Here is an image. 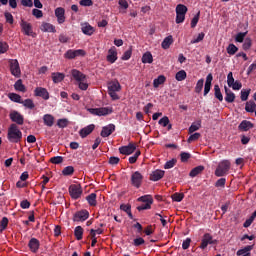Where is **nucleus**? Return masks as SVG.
Wrapping results in <instances>:
<instances>
[{
	"label": "nucleus",
	"instance_id": "nucleus-1",
	"mask_svg": "<svg viewBox=\"0 0 256 256\" xmlns=\"http://www.w3.org/2000/svg\"><path fill=\"white\" fill-rule=\"evenodd\" d=\"M7 139L10 143H21V139H23V132L19 130V126H17V124H11L8 128Z\"/></svg>",
	"mask_w": 256,
	"mask_h": 256
},
{
	"label": "nucleus",
	"instance_id": "nucleus-2",
	"mask_svg": "<svg viewBox=\"0 0 256 256\" xmlns=\"http://www.w3.org/2000/svg\"><path fill=\"white\" fill-rule=\"evenodd\" d=\"M230 169H231V162H229V160H223L218 164L215 170V176L225 177V175L229 174Z\"/></svg>",
	"mask_w": 256,
	"mask_h": 256
},
{
	"label": "nucleus",
	"instance_id": "nucleus-3",
	"mask_svg": "<svg viewBox=\"0 0 256 256\" xmlns=\"http://www.w3.org/2000/svg\"><path fill=\"white\" fill-rule=\"evenodd\" d=\"M68 191L71 199L74 200L81 199V195H83V188L79 184H71Z\"/></svg>",
	"mask_w": 256,
	"mask_h": 256
},
{
	"label": "nucleus",
	"instance_id": "nucleus-4",
	"mask_svg": "<svg viewBox=\"0 0 256 256\" xmlns=\"http://www.w3.org/2000/svg\"><path fill=\"white\" fill-rule=\"evenodd\" d=\"M130 183L132 187H135V189H140L141 185H143V174H141L139 171L133 172Z\"/></svg>",
	"mask_w": 256,
	"mask_h": 256
},
{
	"label": "nucleus",
	"instance_id": "nucleus-5",
	"mask_svg": "<svg viewBox=\"0 0 256 256\" xmlns=\"http://www.w3.org/2000/svg\"><path fill=\"white\" fill-rule=\"evenodd\" d=\"M91 115H97L98 117H103L105 115H111L113 113V108L102 107V108H90L88 109Z\"/></svg>",
	"mask_w": 256,
	"mask_h": 256
},
{
	"label": "nucleus",
	"instance_id": "nucleus-6",
	"mask_svg": "<svg viewBox=\"0 0 256 256\" xmlns=\"http://www.w3.org/2000/svg\"><path fill=\"white\" fill-rule=\"evenodd\" d=\"M138 201H142V205L137 207L138 211H145L147 209H151V205H153V198L151 196H141L138 198Z\"/></svg>",
	"mask_w": 256,
	"mask_h": 256
},
{
	"label": "nucleus",
	"instance_id": "nucleus-7",
	"mask_svg": "<svg viewBox=\"0 0 256 256\" xmlns=\"http://www.w3.org/2000/svg\"><path fill=\"white\" fill-rule=\"evenodd\" d=\"M9 67L11 75L14 77H21V67L19 66V61L17 59H10Z\"/></svg>",
	"mask_w": 256,
	"mask_h": 256
},
{
	"label": "nucleus",
	"instance_id": "nucleus-8",
	"mask_svg": "<svg viewBox=\"0 0 256 256\" xmlns=\"http://www.w3.org/2000/svg\"><path fill=\"white\" fill-rule=\"evenodd\" d=\"M207 245H217V240H213V236L209 233L203 235L200 249H207Z\"/></svg>",
	"mask_w": 256,
	"mask_h": 256
},
{
	"label": "nucleus",
	"instance_id": "nucleus-9",
	"mask_svg": "<svg viewBox=\"0 0 256 256\" xmlns=\"http://www.w3.org/2000/svg\"><path fill=\"white\" fill-rule=\"evenodd\" d=\"M87 219H89V211L87 210H80L74 213V216H73L74 222L83 223V221H87Z\"/></svg>",
	"mask_w": 256,
	"mask_h": 256
},
{
	"label": "nucleus",
	"instance_id": "nucleus-10",
	"mask_svg": "<svg viewBox=\"0 0 256 256\" xmlns=\"http://www.w3.org/2000/svg\"><path fill=\"white\" fill-rule=\"evenodd\" d=\"M20 27H21V31H22V33H24V35H27L28 37H31V35H33V26L31 25V23L22 19L20 21Z\"/></svg>",
	"mask_w": 256,
	"mask_h": 256
},
{
	"label": "nucleus",
	"instance_id": "nucleus-11",
	"mask_svg": "<svg viewBox=\"0 0 256 256\" xmlns=\"http://www.w3.org/2000/svg\"><path fill=\"white\" fill-rule=\"evenodd\" d=\"M9 117L13 123H16V125H23V123H25L23 115L15 110L10 113Z\"/></svg>",
	"mask_w": 256,
	"mask_h": 256
},
{
	"label": "nucleus",
	"instance_id": "nucleus-12",
	"mask_svg": "<svg viewBox=\"0 0 256 256\" xmlns=\"http://www.w3.org/2000/svg\"><path fill=\"white\" fill-rule=\"evenodd\" d=\"M86 53L83 49L78 50H68L65 53L66 59H75V57H85Z\"/></svg>",
	"mask_w": 256,
	"mask_h": 256
},
{
	"label": "nucleus",
	"instance_id": "nucleus-13",
	"mask_svg": "<svg viewBox=\"0 0 256 256\" xmlns=\"http://www.w3.org/2000/svg\"><path fill=\"white\" fill-rule=\"evenodd\" d=\"M137 149V146L135 144L130 143L127 146H122L119 148V153L121 155H132V153H135V150Z\"/></svg>",
	"mask_w": 256,
	"mask_h": 256
},
{
	"label": "nucleus",
	"instance_id": "nucleus-14",
	"mask_svg": "<svg viewBox=\"0 0 256 256\" xmlns=\"http://www.w3.org/2000/svg\"><path fill=\"white\" fill-rule=\"evenodd\" d=\"M28 247L31 253H37L39 251V247H41V242L37 238H31L28 242Z\"/></svg>",
	"mask_w": 256,
	"mask_h": 256
},
{
	"label": "nucleus",
	"instance_id": "nucleus-15",
	"mask_svg": "<svg viewBox=\"0 0 256 256\" xmlns=\"http://www.w3.org/2000/svg\"><path fill=\"white\" fill-rule=\"evenodd\" d=\"M35 97H41L44 99V101H48L49 99V91L46 90V88L43 87H37L34 90Z\"/></svg>",
	"mask_w": 256,
	"mask_h": 256
},
{
	"label": "nucleus",
	"instance_id": "nucleus-16",
	"mask_svg": "<svg viewBox=\"0 0 256 256\" xmlns=\"http://www.w3.org/2000/svg\"><path fill=\"white\" fill-rule=\"evenodd\" d=\"M93 131H95V124H90V125L82 128L79 131V135H80V137H82V139H85V137H87L88 135H91V133H93Z\"/></svg>",
	"mask_w": 256,
	"mask_h": 256
},
{
	"label": "nucleus",
	"instance_id": "nucleus-17",
	"mask_svg": "<svg viewBox=\"0 0 256 256\" xmlns=\"http://www.w3.org/2000/svg\"><path fill=\"white\" fill-rule=\"evenodd\" d=\"M114 131H115V124H109L102 128L100 135L101 137H104V138L109 137V135H112Z\"/></svg>",
	"mask_w": 256,
	"mask_h": 256
},
{
	"label": "nucleus",
	"instance_id": "nucleus-18",
	"mask_svg": "<svg viewBox=\"0 0 256 256\" xmlns=\"http://www.w3.org/2000/svg\"><path fill=\"white\" fill-rule=\"evenodd\" d=\"M254 247H255V244L245 246L244 248L239 249L236 252V255L237 256H250L251 255V251H253Z\"/></svg>",
	"mask_w": 256,
	"mask_h": 256
},
{
	"label": "nucleus",
	"instance_id": "nucleus-19",
	"mask_svg": "<svg viewBox=\"0 0 256 256\" xmlns=\"http://www.w3.org/2000/svg\"><path fill=\"white\" fill-rule=\"evenodd\" d=\"M163 177H165V171L157 169L150 174V181H161Z\"/></svg>",
	"mask_w": 256,
	"mask_h": 256
},
{
	"label": "nucleus",
	"instance_id": "nucleus-20",
	"mask_svg": "<svg viewBox=\"0 0 256 256\" xmlns=\"http://www.w3.org/2000/svg\"><path fill=\"white\" fill-rule=\"evenodd\" d=\"M55 15L59 25H63V22L65 21V9L61 7L56 8Z\"/></svg>",
	"mask_w": 256,
	"mask_h": 256
},
{
	"label": "nucleus",
	"instance_id": "nucleus-21",
	"mask_svg": "<svg viewBox=\"0 0 256 256\" xmlns=\"http://www.w3.org/2000/svg\"><path fill=\"white\" fill-rule=\"evenodd\" d=\"M41 31L44 33H57L55 26L51 23L43 22L40 26Z\"/></svg>",
	"mask_w": 256,
	"mask_h": 256
},
{
	"label": "nucleus",
	"instance_id": "nucleus-22",
	"mask_svg": "<svg viewBox=\"0 0 256 256\" xmlns=\"http://www.w3.org/2000/svg\"><path fill=\"white\" fill-rule=\"evenodd\" d=\"M253 127H255L253 122H251L249 120H243L239 124L238 129H239V131H249L250 129H253Z\"/></svg>",
	"mask_w": 256,
	"mask_h": 256
},
{
	"label": "nucleus",
	"instance_id": "nucleus-23",
	"mask_svg": "<svg viewBox=\"0 0 256 256\" xmlns=\"http://www.w3.org/2000/svg\"><path fill=\"white\" fill-rule=\"evenodd\" d=\"M213 82V74H208L206 77L205 85H204V97L209 95V91H211V83Z\"/></svg>",
	"mask_w": 256,
	"mask_h": 256
},
{
	"label": "nucleus",
	"instance_id": "nucleus-24",
	"mask_svg": "<svg viewBox=\"0 0 256 256\" xmlns=\"http://www.w3.org/2000/svg\"><path fill=\"white\" fill-rule=\"evenodd\" d=\"M106 59L108 63H115V61H117V49L115 47H112L108 50Z\"/></svg>",
	"mask_w": 256,
	"mask_h": 256
},
{
	"label": "nucleus",
	"instance_id": "nucleus-25",
	"mask_svg": "<svg viewBox=\"0 0 256 256\" xmlns=\"http://www.w3.org/2000/svg\"><path fill=\"white\" fill-rule=\"evenodd\" d=\"M71 75H72L73 79H75V81H77L78 83L81 81H85V79H86L85 74H83L81 71H79L77 69H73L71 71Z\"/></svg>",
	"mask_w": 256,
	"mask_h": 256
},
{
	"label": "nucleus",
	"instance_id": "nucleus-26",
	"mask_svg": "<svg viewBox=\"0 0 256 256\" xmlns=\"http://www.w3.org/2000/svg\"><path fill=\"white\" fill-rule=\"evenodd\" d=\"M108 91L119 92L121 91V84L118 80H112L108 83Z\"/></svg>",
	"mask_w": 256,
	"mask_h": 256
},
{
	"label": "nucleus",
	"instance_id": "nucleus-27",
	"mask_svg": "<svg viewBox=\"0 0 256 256\" xmlns=\"http://www.w3.org/2000/svg\"><path fill=\"white\" fill-rule=\"evenodd\" d=\"M225 91V101L226 103H233L235 101V93L231 91V89L227 88V86L224 87Z\"/></svg>",
	"mask_w": 256,
	"mask_h": 256
},
{
	"label": "nucleus",
	"instance_id": "nucleus-28",
	"mask_svg": "<svg viewBox=\"0 0 256 256\" xmlns=\"http://www.w3.org/2000/svg\"><path fill=\"white\" fill-rule=\"evenodd\" d=\"M81 31L82 33H84V35H89V36L95 33V29H93V27L89 23L82 24Z\"/></svg>",
	"mask_w": 256,
	"mask_h": 256
},
{
	"label": "nucleus",
	"instance_id": "nucleus-29",
	"mask_svg": "<svg viewBox=\"0 0 256 256\" xmlns=\"http://www.w3.org/2000/svg\"><path fill=\"white\" fill-rule=\"evenodd\" d=\"M43 121L46 127H53V125H55V117H53L51 114H45L43 116Z\"/></svg>",
	"mask_w": 256,
	"mask_h": 256
},
{
	"label": "nucleus",
	"instance_id": "nucleus-30",
	"mask_svg": "<svg viewBox=\"0 0 256 256\" xmlns=\"http://www.w3.org/2000/svg\"><path fill=\"white\" fill-rule=\"evenodd\" d=\"M65 79V75L61 72H53L52 73V81L53 83H61Z\"/></svg>",
	"mask_w": 256,
	"mask_h": 256
},
{
	"label": "nucleus",
	"instance_id": "nucleus-31",
	"mask_svg": "<svg viewBox=\"0 0 256 256\" xmlns=\"http://www.w3.org/2000/svg\"><path fill=\"white\" fill-rule=\"evenodd\" d=\"M167 81V78L164 75H160L153 80V87L157 89L159 85H163Z\"/></svg>",
	"mask_w": 256,
	"mask_h": 256
},
{
	"label": "nucleus",
	"instance_id": "nucleus-32",
	"mask_svg": "<svg viewBox=\"0 0 256 256\" xmlns=\"http://www.w3.org/2000/svg\"><path fill=\"white\" fill-rule=\"evenodd\" d=\"M171 45H173V36L171 35L166 37L161 43L162 49H169Z\"/></svg>",
	"mask_w": 256,
	"mask_h": 256
},
{
	"label": "nucleus",
	"instance_id": "nucleus-33",
	"mask_svg": "<svg viewBox=\"0 0 256 256\" xmlns=\"http://www.w3.org/2000/svg\"><path fill=\"white\" fill-rule=\"evenodd\" d=\"M255 110H256V103H255V101L250 100V101L246 102L245 111L247 113H255Z\"/></svg>",
	"mask_w": 256,
	"mask_h": 256
},
{
	"label": "nucleus",
	"instance_id": "nucleus-34",
	"mask_svg": "<svg viewBox=\"0 0 256 256\" xmlns=\"http://www.w3.org/2000/svg\"><path fill=\"white\" fill-rule=\"evenodd\" d=\"M203 171H205V166L200 165V166H197V167L193 168L190 171L189 175L191 177H197V175H201V173H203Z\"/></svg>",
	"mask_w": 256,
	"mask_h": 256
},
{
	"label": "nucleus",
	"instance_id": "nucleus-35",
	"mask_svg": "<svg viewBox=\"0 0 256 256\" xmlns=\"http://www.w3.org/2000/svg\"><path fill=\"white\" fill-rule=\"evenodd\" d=\"M86 201L91 207L97 206V194L91 193L86 197Z\"/></svg>",
	"mask_w": 256,
	"mask_h": 256
},
{
	"label": "nucleus",
	"instance_id": "nucleus-36",
	"mask_svg": "<svg viewBox=\"0 0 256 256\" xmlns=\"http://www.w3.org/2000/svg\"><path fill=\"white\" fill-rule=\"evenodd\" d=\"M14 88L16 91H20L21 93H25V91H27V88H25V85L23 84V80L21 79L15 82Z\"/></svg>",
	"mask_w": 256,
	"mask_h": 256
},
{
	"label": "nucleus",
	"instance_id": "nucleus-37",
	"mask_svg": "<svg viewBox=\"0 0 256 256\" xmlns=\"http://www.w3.org/2000/svg\"><path fill=\"white\" fill-rule=\"evenodd\" d=\"M74 173H75V168L73 166H66L62 170V175H64V177H71V175H73Z\"/></svg>",
	"mask_w": 256,
	"mask_h": 256
},
{
	"label": "nucleus",
	"instance_id": "nucleus-38",
	"mask_svg": "<svg viewBox=\"0 0 256 256\" xmlns=\"http://www.w3.org/2000/svg\"><path fill=\"white\" fill-rule=\"evenodd\" d=\"M142 63H153V54L151 52H145L142 56Z\"/></svg>",
	"mask_w": 256,
	"mask_h": 256
},
{
	"label": "nucleus",
	"instance_id": "nucleus-39",
	"mask_svg": "<svg viewBox=\"0 0 256 256\" xmlns=\"http://www.w3.org/2000/svg\"><path fill=\"white\" fill-rule=\"evenodd\" d=\"M214 96L218 101H223V94L221 93V88L218 84L214 85Z\"/></svg>",
	"mask_w": 256,
	"mask_h": 256
},
{
	"label": "nucleus",
	"instance_id": "nucleus-40",
	"mask_svg": "<svg viewBox=\"0 0 256 256\" xmlns=\"http://www.w3.org/2000/svg\"><path fill=\"white\" fill-rule=\"evenodd\" d=\"M7 227H9V218L3 217L0 221V233H3Z\"/></svg>",
	"mask_w": 256,
	"mask_h": 256
},
{
	"label": "nucleus",
	"instance_id": "nucleus-41",
	"mask_svg": "<svg viewBox=\"0 0 256 256\" xmlns=\"http://www.w3.org/2000/svg\"><path fill=\"white\" fill-rule=\"evenodd\" d=\"M74 235L77 241H81V239H83V227L77 226L74 230Z\"/></svg>",
	"mask_w": 256,
	"mask_h": 256
},
{
	"label": "nucleus",
	"instance_id": "nucleus-42",
	"mask_svg": "<svg viewBox=\"0 0 256 256\" xmlns=\"http://www.w3.org/2000/svg\"><path fill=\"white\" fill-rule=\"evenodd\" d=\"M187 6L183 5V4H178L176 6V14H180V15H187Z\"/></svg>",
	"mask_w": 256,
	"mask_h": 256
},
{
	"label": "nucleus",
	"instance_id": "nucleus-43",
	"mask_svg": "<svg viewBox=\"0 0 256 256\" xmlns=\"http://www.w3.org/2000/svg\"><path fill=\"white\" fill-rule=\"evenodd\" d=\"M176 81H185L187 79V72L185 70H180L175 75Z\"/></svg>",
	"mask_w": 256,
	"mask_h": 256
},
{
	"label": "nucleus",
	"instance_id": "nucleus-44",
	"mask_svg": "<svg viewBox=\"0 0 256 256\" xmlns=\"http://www.w3.org/2000/svg\"><path fill=\"white\" fill-rule=\"evenodd\" d=\"M228 55H235L239 51V48L235 44H229L226 48Z\"/></svg>",
	"mask_w": 256,
	"mask_h": 256
},
{
	"label": "nucleus",
	"instance_id": "nucleus-45",
	"mask_svg": "<svg viewBox=\"0 0 256 256\" xmlns=\"http://www.w3.org/2000/svg\"><path fill=\"white\" fill-rule=\"evenodd\" d=\"M21 105H24L26 109H35V103H33L32 99H26L20 103Z\"/></svg>",
	"mask_w": 256,
	"mask_h": 256
},
{
	"label": "nucleus",
	"instance_id": "nucleus-46",
	"mask_svg": "<svg viewBox=\"0 0 256 256\" xmlns=\"http://www.w3.org/2000/svg\"><path fill=\"white\" fill-rule=\"evenodd\" d=\"M10 101H13L14 103H22L21 101V95L16 94V93H10L8 95Z\"/></svg>",
	"mask_w": 256,
	"mask_h": 256
},
{
	"label": "nucleus",
	"instance_id": "nucleus-47",
	"mask_svg": "<svg viewBox=\"0 0 256 256\" xmlns=\"http://www.w3.org/2000/svg\"><path fill=\"white\" fill-rule=\"evenodd\" d=\"M201 129V121L197 123H192L191 126L189 127V133H195V131H199Z\"/></svg>",
	"mask_w": 256,
	"mask_h": 256
},
{
	"label": "nucleus",
	"instance_id": "nucleus-48",
	"mask_svg": "<svg viewBox=\"0 0 256 256\" xmlns=\"http://www.w3.org/2000/svg\"><path fill=\"white\" fill-rule=\"evenodd\" d=\"M199 17H201V11H198V13L192 18L191 20L192 29H195L197 27V24L199 23Z\"/></svg>",
	"mask_w": 256,
	"mask_h": 256
},
{
	"label": "nucleus",
	"instance_id": "nucleus-49",
	"mask_svg": "<svg viewBox=\"0 0 256 256\" xmlns=\"http://www.w3.org/2000/svg\"><path fill=\"white\" fill-rule=\"evenodd\" d=\"M131 55H133V48L130 46V48L124 52L122 61H129L131 59Z\"/></svg>",
	"mask_w": 256,
	"mask_h": 256
},
{
	"label": "nucleus",
	"instance_id": "nucleus-50",
	"mask_svg": "<svg viewBox=\"0 0 256 256\" xmlns=\"http://www.w3.org/2000/svg\"><path fill=\"white\" fill-rule=\"evenodd\" d=\"M205 83V80L201 78L200 80L197 81L196 86H195V93H201L203 91V84Z\"/></svg>",
	"mask_w": 256,
	"mask_h": 256
},
{
	"label": "nucleus",
	"instance_id": "nucleus-51",
	"mask_svg": "<svg viewBox=\"0 0 256 256\" xmlns=\"http://www.w3.org/2000/svg\"><path fill=\"white\" fill-rule=\"evenodd\" d=\"M182 199H185V194L183 193L176 192L172 195V200L176 201V203H181Z\"/></svg>",
	"mask_w": 256,
	"mask_h": 256
},
{
	"label": "nucleus",
	"instance_id": "nucleus-52",
	"mask_svg": "<svg viewBox=\"0 0 256 256\" xmlns=\"http://www.w3.org/2000/svg\"><path fill=\"white\" fill-rule=\"evenodd\" d=\"M245 37H247V32H239L235 37V41L237 43H243V41H245Z\"/></svg>",
	"mask_w": 256,
	"mask_h": 256
},
{
	"label": "nucleus",
	"instance_id": "nucleus-53",
	"mask_svg": "<svg viewBox=\"0 0 256 256\" xmlns=\"http://www.w3.org/2000/svg\"><path fill=\"white\" fill-rule=\"evenodd\" d=\"M57 125L60 129H65V127L69 125V120H67L66 118L58 119Z\"/></svg>",
	"mask_w": 256,
	"mask_h": 256
},
{
	"label": "nucleus",
	"instance_id": "nucleus-54",
	"mask_svg": "<svg viewBox=\"0 0 256 256\" xmlns=\"http://www.w3.org/2000/svg\"><path fill=\"white\" fill-rule=\"evenodd\" d=\"M9 51V44L0 40V54L7 53Z\"/></svg>",
	"mask_w": 256,
	"mask_h": 256
},
{
	"label": "nucleus",
	"instance_id": "nucleus-55",
	"mask_svg": "<svg viewBox=\"0 0 256 256\" xmlns=\"http://www.w3.org/2000/svg\"><path fill=\"white\" fill-rule=\"evenodd\" d=\"M177 165V159L173 158L170 161H167L164 165V169H173Z\"/></svg>",
	"mask_w": 256,
	"mask_h": 256
},
{
	"label": "nucleus",
	"instance_id": "nucleus-56",
	"mask_svg": "<svg viewBox=\"0 0 256 256\" xmlns=\"http://www.w3.org/2000/svg\"><path fill=\"white\" fill-rule=\"evenodd\" d=\"M251 94V89L248 90H241V101H247L249 99V95Z\"/></svg>",
	"mask_w": 256,
	"mask_h": 256
},
{
	"label": "nucleus",
	"instance_id": "nucleus-57",
	"mask_svg": "<svg viewBox=\"0 0 256 256\" xmlns=\"http://www.w3.org/2000/svg\"><path fill=\"white\" fill-rule=\"evenodd\" d=\"M4 17L6 19V23H9L10 25H13L15 23V19L13 18V14L10 12H5Z\"/></svg>",
	"mask_w": 256,
	"mask_h": 256
},
{
	"label": "nucleus",
	"instance_id": "nucleus-58",
	"mask_svg": "<svg viewBox=\"0 0 256 256\" xmlns=\"http://www.w3.org/2000/svg\"><path fill=\"white\" fill-rule=\"evenodd\" d=\"M132 245H134V247H141V245H145V239L141 237L135 238Z\"/></svg>",
	"mask_w": 256,
	"mask_h": 256
},
{
	"label": "nucleus",
	"instance_id": "nucleus-59",
	"mask_svg": "<svg viewBox=\"0 0 256 256\" xmlns=\"http://www.w3.org/2000/svg\"><path fill=\"white\" fill-rule=\"evenodd\" d=\"M141 155V150H137L133 156L129 158V163L133 165V163H137V159H139V156Z\"/></svg>",
	"mask_w": 256,
	"mask_h": 256
},
{
	"label": "nucleus",
	"instance_id": "nucleus-60",
	"mask_svg": "<svg viewBox=\"0 0 256 256\" xmlns=\"http://www.w3.org/2000/svg\"><path fill=\"white\" fill-rule=\"evenodd\" d=\"M118 5L123 11H127V9H129V3L127 2V0H119Z\"/></svg>",
	"mask_w": 256,
	"mask_h": 256
},
{
	"label": "nucleus",
	"instance_id": "nucleus-61",
	"mask_svg": "<svg viewBox=\"0 0 256 256\" xmlns=\"http://www.w3.org/2000/svg\"><path fill=\"white\" fill-rule=\"evenodd\" d=\"M63 162L62 156H55L50 159V163H53L54 165H60V163Z\"/></svg>",
	"mask_w": 256,
	"mask_h": 256
},
{
	"label": "nucleus",
	"instance_id": "nucleus-62",
	"mask_svg": "<svg viewBox=\"0 0 256 256\" xmlns=\"http://www.w3.org/2000/svg\"><path fill=\"white\" fill-rule=\"evenodd\" d=\"M199 137H201V133L196 132V133L189 136L187 142L188 143H193V141H197L199 139Z\"/></svg>",
	"mask_w": 256,
	"mask_h": 256
},
{
	"label": "nucleus",
	"instance_id": "nucleus-63",
	"mask_svg": "<svg viewBox=\"0 0 256 256\" xmlns=\"http://www.w3.org/2000/svg\"><path fill=\"white\" fill-rule=\"evenodd\" d=\"M251 45H252L251 39L246 38L242 47H243L244 51H249V49H251Z\"/></svg>",
	"mask_w": 256,
	"mask_h": 256
},
{
	"label": "nucleus",
	"instance_id": "nucleus-64",
	"mask_svg": "<svg viewBox=\"0 0 256 256\" xmlns=\"http://www.w3.org/2000/svg\"><path fill=\"white\" fill-rule=\"evenodd\" d=\"M159 125H162V127H167L169 125V117L164 116L159 120Z\"/></svg>",
	"mask_w": 256,
	"mask_h": 256
}]
</instances>
